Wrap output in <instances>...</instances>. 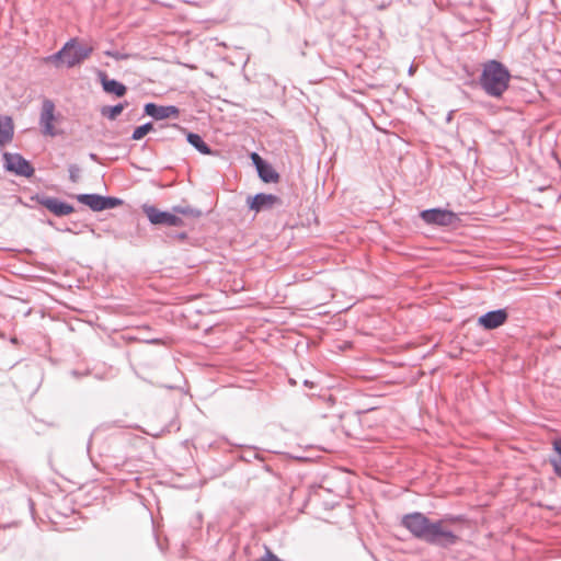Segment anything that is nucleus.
<instances>
[{
	"label": "nucleus",
	"mask_w": 561,
	"mask_h": 561,
	"mask_svg": "<svg viewBox=\"0 0 561 561\" xmlns=\"http://www.w3.org/2000/svg\"><path fill=\"white\" fill-rule=\"evenodd\" d=\"M463 515L446 514L444 517L433 520L424 513L413 512L403 515L401 525L411 535L423 542L443 549H449L460 541V537L447 527V524L463 522Z\"/></svg>",
	"instance_id": "nucleus-1"
},
{
	"label": "nucleus",
	"mask_w": 561,
	"mask_h": 561,
	"mask_svg": "<svg viewBox=\"0 0 561 561\" xmlns=\"http://www.w3.org/2000/svg\"><path fill=\"white\" fill-rule=\"evenodd\" d=\"M512 75L500 60L490 59L482 64L479 84L486 95L501 98L510 87Z\"/></svg>",
	"instance_id": "nucleus-2"
},
{
	"label": "nucleus",
	"mask_w": 561,
	"mask_h": 561,
	"mask_svg": "<svg viewBox=\"0 0 561 561\" xmlns=\"http://www.w3.org/2000/svg\"><path fill=\"white\" fill-rule=\"evenodd\" d=\"M92 51L91 46L82 45L78 37H72L59 50L47 56L46 61L53 62L56 67L65 64L68 68H73L89 58Z\"/></svg>",
	"instance_id": "nucleus-3"
},
{
	"label": "nucleus",
	"mask_w": 561,
	"mask_h": 561,
	"mask_svg": "<svg viewBox=\"0 0 561 561\" xmlns=\"http://www.w3.org/2000/svg\"><path fill=\"white\" fill-rule=\"evenodd\" d=\"M142 213L147 216L149 222L153 226L183 227L184 220L174 214V211L161 210L154 205L144 204Z\"/></svg>",
	"instance_id": "nucleus-4"
},
{
	"label": "nucleus",
	"mask_w": 561,
	"mask_h": 561,
	"mask_svg": "<svg viewBox=\"0 0 561 561\" xmlns=\"http://www.w3.org/2000/svg\"><path fill=\"white\" fill-rule=\"evenodd\" d=\"M3 168L5 171L18 176L30 179L34 175L35 169L32 163L18 152H3Z\"/></svg>",
	"instance_id": "nucleus-5"
},
{
	"label": "nucleus",
	"mask_w": 561,
	"mask_h": 561,
	"mask_svg": "<svg viewBox=\"0 0 561 561\" xmlns=\"http://www.w3.org/2000/svg\"><path fill=\"white\" fill-rule=\"evenodd\" d=\"M420 218L428 226L449 227L459 220L458 215L442 207L427 208L420 211Z\"/></svg>",
	"instance_id": "nucleus-6"
},
{
	"label": "nucleus",
	"mask_w": 561,
	"mask_h": 561,
	"mask_svg": "<svg viewBox=\"0 0 561 561\" xmlns=\"http://www.w3.org/2000/svg\"><path fill=\"white\" fill-rule=\"evenodd\" d=\"M31 201L39 204L56 217H65L75 211L73 205L45 193H36L31 196Z\"/></svg>",
	"instance_id": "nucleus-7"
},
{
	"label": "nucleus",
	"mask_w": 561,
	"mask_h": 561,
	"mask_svg": "<svg viewBox=\"0 0 561 561\" xmlns=\"http://www.w3.org/2000/svg\"><path fill=\"white\" fill-rule=\"evenodd\" d=\"M250 159L254 165L259 179L266 184L278 183L280 175L267 160L262 158L257 152L250 153Z\"/></svg>",
	"instance_id": "nucleus-8"
},
{
	"label": "nucleus",
	"mask_w": 561,
	"mask_h": 561,
	"mask_svg": "<svg viewBox=\"0 0 561 561\" xmlns=\"http://www.w3.org/2000/svg\"><path fill=\"white\" fill-rule=\"evenodd\" d=\"M510 318L507 308H499L486 311L477 319L478 327L485 331H492L504 325Z\"/></svg>",
	"instance_id": "nucleus-9"
},
{
	"label": "nucleus",
	"mask_w": 561,
	"mask_h": 561,
	"mask_svg": "<svg viewBox=\"0 0 561 561\" xmlns=\"http://www.w3.org/2000/svg\"><path fill=\"white\" fill-rule=\"evenodd\" d=\"M282 198L272 193H256L247 197V206L254 213L270 210L276 205H282Z\"/></svg>",
	"instance_id": "nucleus-10"
},
{
	"label": "nucleus",
	"mask_w": 561,
	"mask_h": 561,
	"mask_svg": "<svg viewBox=\"0 0 561 561\" xmlns=\"http://www.w3.org/2000/svg\"><path fill=\"white\" fill-rule=\"evenodd\" d=\"M144 114L154 121H163L167 118H178L180 116V108L175 105H160L148 102L144 106Z\"/></svg>",
	"instance_id": "nucleus-11"
},
{
	"label": "nucleus",
	"mask_w": 561,
	"mask_h": 561,
	"mask_svg": "<svg viewBox=\"0 0 561 561\" xmlns=\"http://www.w3.org/2000/svg\"><path fill=\"white\" fill-rule=\"evenodd\" d=\"M55 119V103L49 99H45L42 104L39 117V125L44 135L51 137L57 135L54 127Z\"/></svg>",
	"instance_id": "nucleus-12"
},
{
	"label": "nucleus",
	"mask_w": 561,
	"mask_h": 561,
	"mask_svg": "<svg viewBox=\"0 0 561 561\" xmlns=\"http://www.w3.org/2000/svg\"><path fill=\"white\" fill-rule=\"evenodd\" d=\"M173 129L179 130L180 133L185 135L186 141L201 154L204 156H214L216 151L211 149V147L203 139V137L194 131H188L186 128L180 126L179 124H172Z\"/></svg>",
	"instance_id": "nucleus-13"
},
{
	"label": "nucleus",
	"mask_w": 561,
	"mask_h": 561,
	"mask_svg": "<svg viewBox=\"0 0 561 561\" xmlns=\"http://www.w3.org/2000/svg\"><path fill=\"white\" fill-rule=\"evenodd\" d=\"M96 76L99 82L101 83L102 90L106 94H111L116 98H123L127 93V87L123 82L110 78L105 71L98 70Z\"/></svg>",
	"instance_id": "nucleus-14"
},
{
	"label": "nucleus",
	"mask_w": 561,
	"mask_h": 561,
	"mask_svg": "<svg viewBox=\"0 0 561 561\" xmlns=\"http://www.w3.org/2000/svg\"><path fill=\"white\" fill-rule=\"evenodd\" d=\"M14 136V124L11 116L0 115V147L9 144Z\"/></svg>",
	"instance_id": "nucleus-15"
},
{
	"label": "nucleus",
	"mask_w": 561,
	"mask_h": 561,
	"mask_svg": "<svg viewBox=\"0 0 561 561\" xmlns=\"http://www.w3.org/2000/svg\"><path fill=\"white\" fill-rule=\"evenodd\" d=\"M73 197L92 211H102V195L98 193H81Z\"/></svg>",
	"instance_id": "nucleus-16"
},
{
	"label": "nucleus",
	"mask_w": 561,
	"mask_h": 561,
	"mask_svg": "<svg viewBox=\"0 0 561 561\" xmlns=\"http://www.w3.org/2000/svg\"><path fill=\"white\" fill-rule=\"evenodd\" d=\"M127 106V101L119 102L115 105H104L101 107L100 113L103 117H106L110 121H115Z\"/></svg>",
	"instance_id": "nucleus-17"
},
{
	"label": "nucleus",
	"mask_w": 561,
	"mask_h": 561,
	"mask_svg": "<svg viewBox=\"0 0 561 561\" xmlns=\"http://www.w3.org/2000/svg\"><path fill=\"white\" fill-rule=\"evenodd\" d=\"M242 448V453L239 455V459L245 462H251L253 459H257L263 461V456L257 451V448L254 446H245V445H237Z\"/></svg>",
	"instance_id": "nucleus-18"
},
{
	"label": "nucleus",
	"mask_w": 561,
	"mask_h": 561,
	"mask_svg": "<svg viewBox=\"0 0 561 561\" xmlns=\"http://www.w3.org/2000/svg\"><path fill=\"white\" fill-rule=\"evenodd\" d=\"M554 456L551 458V465L553 466L554 473L561 478V438L553 440Z\"/></svg>",
	"instance_id": "nucleus-19"
},
{
	"label": "nucleus",
	"mask_w": 561,
	"mask_h": 561,
	"mask_svg": "<svg viewBox=\"0 0 561 561\" xmlns=\"http://www.w3.org/2000/svg\"><path fill=\"white\" fill-rule=\"evenodd\" d=\"M172 210L174 211L175 215H183V216H187V217H192V218H199L203 215L201 209H197V208H194L191 206L178 205V206H173Z\"/></svg>",
	"instance_id": "nucleus-20"
},
{
	"label": "nucleus",
	"mask_w": 561,
	"mask_h": 561,
	"mask_svg": "<svg viewBox=\"0 0 561 561\" xmlns=\"http://www.w3.org/2000/svg\"><path fill=\"white\" fill-rule=\"evenodd\" d=\"M154 130V125L152 122H147L140 126H137L131 134L133 140H140L142 139L147 134Z\"/></svg>",
	"instance_id": "nucleus-21"
},
{
	"label": "nucleus",
	"mask_w": 561,
	"mask_h": 561,
	"mask_svg": "<svg viewBox=\"0 0 561 561\" xmlns=\"http://www.w3.org/2000/svg\"><path fill=\"white\" fill-rule=\"evenodd\" d=\"M124 204V201L119 197L102 195V211L107 209H114Z\"/></svg>",
	"instance_id": "nucleus-22"
},
{
	"label": "nucleus",
	"mask_w": 561,
	"mask_h": 561,
	"mask_svg": "<svg viewBox=\"0 0 561 561\" xmlns=\"http://www.w3.org/2000/svg\"><path fill=\"white\" fill-rule=\"evenodd\" d=\"M69 179L72 183H77L80 179L81 169L78 164H69Z\"/></svg>",
	"instance_id": "nucleus-23"
},
{
	"label": "nucleus",
	"mask_w": 561,
	"mask_h": 561,
	"mask_svg": "<svg viewBox=\"0 0 561 561\" xmlns=\"http://www.w3.org/2000/svg\"><path fill=\"white\" fill-rule=\"evenodd\" d=\"M104 54L115 60H124L128 57L127 54L119 53L118 50H105Z\"/></svg>",
	"instance_id": "nucleus-24"
},
{
	"label": "nucleus",
	"mask_w": 561,
	"mask_h": 561,
	"mask_svg": "<svg viewBox=\"0 0 561 561\" xmlns=\"http://www.w3.org/2000/svg\"><path fill=\"white\" fill-rule=\"evenodd\" d=\"M261 561H283L274 552L266 549L265 554L261 558Z\"/></svg>",
	"instance_id": "nucleus-25"
},
{
	"label": "nucleus",
	"mask_w": 561,
	"mask_h": 561,
	"mask_svg": "<svg viewBox=\"0 0 561 561\" xmlns=\"http://www.w3.org/2000/svg\"><path fill=\"white\" fill-rule=\"evenodd\" d=\"M171 127H172V125H167V126H165L167 131L163 134V136L161 137V139H163V140H164V139H173V138H174V136H173L172 131H178V130H176V129H173V128H171Z\"/></svg>",
	"instance_id": "nucleus-26"
},
{
	"label": "nucleus",
	"mask_w": 561,
	"mask_h": 561,
	"mask_svg": "<svg viewBox=\"0 0 561 561\" xmlns=\"http://www.w3.org/2000/svg\"><path fill=\"white\" fill-rule=\"evenodd\" d=\"M175 238L184 240L187 238V233L185 231L175 233Z\"/></svg>",
	"instance_id": "nucleus-27"
},
{
	"label": "nucleus",
	"mask_w": 561,
	"mask_h": 561,
	"mask_svg": "<svg viewBox=\"0 0 561 561\" xmlns=\"http://www.w3.org/2000/svg\"><path fill=\"white\" fill-rule=\"evenodd\" d=\"M89 158L94 162H100L99 156L94 152H90Z\"/></svg>",
	"instance_id": "nucleus-28"
},
{
	"label": "nucleus",
	"mask_w": 561,
	"mask_h": 561,
	"mask_svg": "<svg viewBox=\"0 0 561 561\" xmlns=\"http://www.w3.org/2000/svg\"><path fill=\"white\" fill-rule=\"evenodd\" d=\"M26 501H27V505L30 507L31 513L34 514V502H33V500L28 497Z\"/></svg>",
	"instance_id": "nucleus-29"
},
{
	"label": "nucleus",
	"mask_w": 561,
	"mask_h": 561,
	"mask_svg": "<svg viewBox=\"0 0 561 561\" xmlns=\"http://www.w3.org/2000/svg\"><path fill=\"white\" fill-rule=\"evenodd\" d=\"M71 375L75 376V377H81L83 375H88V373H80L79 370H71Z\"/></svg>",
	"instance_id": "nucleus-30"
},
{
	"label": "nucleus",
	"mask_w": 561,
	"mask_h": 561,
	"mask_svg": "<svg viewBox=\"0 0 561 561\" xmlns=\"http://www.w3.org/2000/svg\"><path fill=\"white\" fill-rule=\"evenodd\" d=\"M453 115H454V112L450 111L448 114H447V117H446V121L447 122H450L453 119Z\"/></svg>",
	"instance_id": "nucleus-31"
},
{
	"label": "nucleus",
	"mask_w": 561,
	"mask_h": 561,
	"mask_svg": "<svg viewBox=\"0 0 561 561\" xmlns=\"http://www.w3.org/2000/svg\"><path fill=\"white\" fill-rule=\"evenodd\" d=\"M304 385H305V386H307V387H313V382H312V381H310V380H308V379H306V380L304 381Z\"/></svg>",
	"instance_id": "nucleus-32"
},
{
	"label": "nucleus",
	"mask_w": 561,
	"mask_h": 561,
	"mask_svg": "<svg viewBox=\"0 0 561 561\" xmlns=\"http://www.w3.org/2000/svg\"><path fill=\"white\" fill-rule=\"evenodd\" d=\"M58 230V228H56ZM59 231H64V232H73V230L69 227H66L65 229H59Z\"/></svg>",
	"instance_id": "nucleus-33"
},
{
	"label": "nucleus",
	"mask_w": 561,
	"mask_h": 561,
	"mask_svg": "<svg viewBox=\"0 0 561 561\" xmlns=\"http://www.w3.org/2000/svg\"><path fill=\"white\" fill-rule=\"evenodd\" d=\"M148 343H150V344H159L160 340L159 339H152V340H149Z\"/></svg>",
	"instance_id": "nucleus-34"
},
{
	"label": "nucleus",
	"mask_w": 561,
	"mask_h": 561,
	"mask_svg": "<svg viewBox=\"0 0 561 561\" xmlns=\"http://www.w3.org/2000/svg\"><path fill=\"white\" fill-rule=\"evenodd\" d=\"M90 460L92 462V465L95 467V468H99V463L94 460V458L90 455Z\"/></svg>",
	"instance_id": "nucleus-35"
},
{
	"label": "nucleus",
	"mask_w": 561,
	"mask_h": 561,
	"mask_svg": "<svg viewBox=\"0 0 561 561\" xmlns=\"http://www.w3.org/2000/svg\"><path fill=\"white\" fill-rule=\"evenodd\" d=\"M45 222L50 227H55V222L51 219H47Z\"/></svg>",
	"instance_id": "nucleus-36"
},
{
	"label": "nucleus",
	"mask_w": 561,
	"mask_h": 561,
	"mask_svg": "<svg viewBox=\"0 0 561 561\" xmlns=\"http://www.w3.org/2000/svg\"><path fill=\"white\" fill-rule=\"evenodd\" d=\"M92 436L93 435L90 436L89 442H88V446H87L88 453H90V447H91V443H92Z\"/></svg>",
	"instance_id": "nucleus-37"
},
{
	"label": "nucleus",
	"mask_w": 561,
	"mask_h": 561,
	"mask_svg": "<svg viewBox=\"0 0 561 561\" xmlns=\"http://www.w3.org/2000/svg\"><path fill=\"white\" fill-rule=\"evenodd\" d=\"M11 342L14 343V344L18 343V339L16 337H12Z\"/></svg>",
	"instance_id": "nucleus-38"
},
{
	"label": "nucleus",
	"mask_w": 561,
	"mask_h": 561,
	"mask_svg": "<svg viewBox=\"0 0 561 561\" xmlns=\"http://www.w3.org/2000/svg\"><path fill=\"white\" fill-rule=\"evenodd\" d=\"M409 73L412 75L413 73V66L410 67L409 69Z\"/></svg>",
	"instance_id": "nucleus-39"
}]
</instances>
